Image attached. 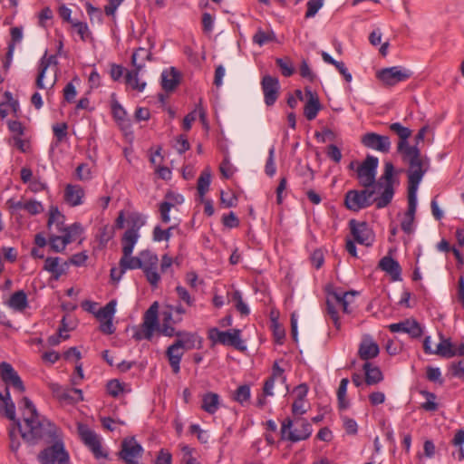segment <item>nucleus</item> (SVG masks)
<instances>
[{
  "instance_id": "nucleus-1",
  "label": "nucleus",
  "mask_w": 464,
  "mask_h": 464,
  "mask_svg": "<svg viewBox=\"0 0 464 464\" xmlns=\"http://www.w3.org/2000/svg\"><path fill=\"white\" fill-rule=\"evenodd\" d=\"M23 402L24 424L17 422L23 440L30 445H35L41 440L53 443L40 451L38 461L41 464H69V453L61 439L60 430L49 420L39 415L29 398L24 397Z\"/></svg>"
},
{
  "instance_id": "nucleus-2",
  "label": "nucleus",
  "mask_w": 464,
  "mask_h": 464,
  "mask_svg": "<svg viewBox=\"0 0 464 464\" xmlns=\"http://www.w3.org/2000/svg\"><path fill=\"white\" fill-rule=\"evenodd\" d=\"M379 164L377 157L368 155L357 169V179L363 188L380 190L383 188L381 196L375 198L377 208L387 207L392 200L394 195L393 188V174L394 166L392 162L387 161L384 164V172L380 179L376 182V173Z\"/></svg>"
},
{
  "instance_id": "nucleus-3",
  "label": "nucleus",
  "mask_w": 464,
  "mask_h": 464,
  "mask_svg": "<svg viewBox=\"0 0 464 464\" xmlns=\"http://www.w3.org/2000/svg\"><path fill=\"white\" fill-rule=\"evenodd\" d=\"M402 159L409 164L408 170V192L417 194L419 184L429 169V160L423 158L418 146L401 152Z\"/></svg>"
},
{
  "instance_id": "nucleus-4",
  "label": "nucleus",
  "mask_w": 464,
  "mask_h": 464,
  "mask_svg": "<svg viewBox=\"0 0 464 464\" xmlns=\"http://www.w3.org/2000/svg\"><path fill=\"white\" fill-rule=\"evenodd\" d=\"M312 432V425L304 418L297 417L295 420L286 418L282 422V440L297 442L308 439Z\"/></svg>"
},
{
  "instance_id": "nucleus-5",
  "label": "nucleus",
  "mask_w": 464,
  "mask_h": 464,
  "mask_svg": "<svg viewBox=\"0 0 464 464\" xmlns=\"http://www.w3.org/2000/svg\"><path fill=\"white\" fill-rule=\"evenodd\" d=\"M24 405L23 401H21ZM24 406H23V411ZM0 414L5 416L7 419L13 421V427L9 429V439H10V449L13 452H17L20 448V441L16 437V430L21 434L17 422L22 424L18 420L15 419V406L12 401L9 389L5 388V392H0Z\"/></svg>"
},
{
  "instance_id": "nucleus-6",
  "label": "nucleus",
  "mask_w": 464,
  "mask_h": 464,
  "mask_svg": "<svg viewBox=\"0 0 464 464\" xmlns=\"http://www.w3.org/2000/svg\"><path fill=\"white\" fill-rule=\"evenodd\" d=\"M160 327L159 324V304L154 302L149 309L145 312L143 316V323L140 328L136 330L133 334V338L136 341L143 339L151 340L153 334Z\"/></svg>"
},
{
  "instance_id": "nucleus-7",
  "label": "nucleus",
  "mask_w": 464,
  "mask_h": 464,
  "mask_svg": "<svg viewBox=\"0 0 464 464\" xmlns=\"http://www.w3.org/2000/svg\"><path fill=\"white\" fill-rule=\"evenodd\" d=\"M377 190L364 188L362 190H348L344 195V206L347 209L358 212L370 207L375 198L372 196Z\"/></svg>"
},
{
  "instance_id": "nucleus-8",
  "label": "nucleus",
  "mask_w": 464,
  "mask_h": 464,
  "mask_svg": "<svg viewBox=\"0 0 464 464\" xmlns=\"http://www.w3.org/2000/svg\"><path fill=\"white\" fill-rule=\"evenodd\" d=\"M208 339L215 344L220 343L227 346H232L238 351L246 349L241 339V331L239 329H231L221 331L217 327L208 330Z\"/></svg>"
},
{
  "instance_id": "nucleus-9",
  "label": "nucleus",
  "mask_w": 464,
  "mask_h": 464,
  "mask_svg": "<svg viewBox=\"0 0 464 464\" xmlns=\"http://www.w3.org/2000/svg\"><path fill=\"white\" fill-rule=\"evenodd\" d=\"M140 256H143L141 270L143 271L146 280L151 287L157 288L161 278L158 272L159 257L155 253L150 250L140 251Z\"/></svg>"
},
{
  "instance_id": "nucleus-10",
  "label": "nucleus",
  "mask_w": 464,
  "mask_h": 464,
  "mask_svg": "<svg viewBox=\"0 0 464 464\" xmlns=\"http://www.w3.org/2000/svg\"><path fill=\"white\" fill-rule=\"evenodd\" d=\"M412 76V72L401 66L383 68L377 72L376 77L386 86H394Z\"/></svg>"
},
{
  "instance_id": "nucleus-11",
  "label": "nucleus",
  "mask_w": 464,
  "mask_h": 464,
  "mask_svg": "<svg viewBox=\"0 0 464 464\" xmlns=\"http://www.w3.org/2000/svg\"><path fill=\"white\" fill-rule=\"evenodd\" d=\"M78 432L82 442L91 450L97 459L107 458V454L102 450L100 438L95 431L92 430L87 425L79 424Z\"/></svg>"
},
{
  "instance_id": "nucleus-12",
  "label": "nucleus",
  "mask_w": 464,
  "mask_h": 464,
  "mask_svg": "<svg viewBox=\"0 0 464 464\" xmlns=\"http://www.w3.org/2000/svg\"><path fill=\"white\" fill-rule=\"evenodd\" d=\"M349 227L351 234L358 244L366 246H372L374 240V234L366 222L351 219L349 221Z\"/></svg>"
},
{
  "instance_id": "nucleus-13",
  "label": "nucleus",
  "mask_w": 464,
  "mask_h": 464,
  "mask_svg": "<svg viewBox=\"0 0 464 464\" xmlns=\"http://www.w3.org/2000/svg\"><path fill=\"white\" fill-rule=\"evenodd\" d=\"M49 389L52 392L53 397H55L61 402L72 404L83 401L82 391L81 389H69L54 382L49 384Z\"/></svg>"
},
{
  "instance_id": "nucleus-14",
  "label": "nucleus",
  "mask_w": 464,
  "mask_h": 464,
  "mask_svg": "<svg viewBox=\"0 0 464 464\" xmlns=\"http://www.w3.org/2000/svg\"><path fill=\"white\" fill-rule=\"evenodd\" d=\"M362 144L371 150L382 153H388L391 150V140L388 136L381 135L375 132H367L361 138Z\"/></svg>"
},
{
  "instance_id": "nucleus-15",
  "label": "nucleus",
  "mask_w": 464,
  "mask_h": 464,
  "mask_svg": "<svg viewBox=\"0 0 464 464\" xmlns=\"http://www.w3.org/2000/svg\"><path fill=\"white\" fill-rule=\"evenodd\" d=\"M261 87L264 93L265 103L267 106L274 105L278 98L280 90L278 79L271 75H265L261 81Z\"/></svg>"
},
{
  "instance_id": "nucleus-16",
  "label": "nucleus",
  "mask_w": 464,
  "mask_h": 464,
  "mask_svg": "<svg viewBox=\"0 0 464 464\" xmlns=\"http://www.w3.org/2000/svg\"><path fill=\"white\" fill-rule=\"evenodd\" d=\"M0 376L5 384L13 386L14 389L20 392H24L22 379L9 362H2L0 363Z\"/></svg>"
},
{
  "instance_id": "nucleus-17",
  "label": "nucleus",
  "mask_w": 464,
  "mask_h": 464,
  "mask_svg": "<svg viewBox=\"0 0 464 464\" xmlns=\"http://www.w3.org/2000/svg\"><path fill=\"white\" fill-rule=\"evenodd\" d=\"M416 209L417 194L408 192V208L401 221V230L406 234H411L414 230Z\"/></svg>"
},
{
  "instance_id": "nucleus-18",
  "label": "nucleus",
  "mask_w": 464,
  "mask_h": 464,
  "mask_svg": "<svg viewBox=\"0 0 464 464\" xmlns=\"http://www.w3.org/2000/svg\"><path fill=\"white\" fill-rule=\"evenodd\" d=\"M177 337L174 343L184 352L202 348L203 340L196 333L178 331Z\"/></svg>"
},
{
  "instance_id": "nucleus-19",
  "label": "nucleus",
  "mask_w": 464,
  "mask_h": 464,
  "mask_svg": "<svg viewBox=\"0 0 464 464\" xmlns=\"http://www.w3.org/2000/svg\"><path fill=\"white\" fill-rule=\"evenodd\" d=\"M304 93L306 102L304 107V115L308 121H313L316 118L318 112L322 110L318 94L312 91L311 88L305 87Z\"/></svg>"
},
{
  "instance_id": "nucleus-20",
  "label": "nucleus",
  "mask_w": 464,
  "mask_h": 464,
  "mask_svg": "<svg viewBox=\"0 0 464 464\" xmlns=\"http://www.w3.org/2000/svg\"><path fill=\"white\" fill-rule=\"evenodd\" d=\"M388 327L392 333L402 332L408 334L411 338H419L423 334L420 324L413 319H406L400 323L392 324Z\"/></svg>"
},
{
  "instance_id": "nucleus-21",
  "label": "nucleus",
  "mask_w": 464,
  "mask_h": 464,
  "mask_svg": "<svg viewBox=\"0 0 464 464\" xmlns=\"http://www.w3.org/2000/svg\"><path fill=\"white\" fill-rule=\"evenodd\" d=\"M61 261L62 259L58 256H49L44 260V270L50 273L54 280H59L69 267L67 261L63 263H61Z\"/></svg>"
},
{
  "instance_id": "nucleus-22",
  "label": "nucleus",
  "mask_w": 464,
  "mask_h": 464,
  "mask_svg": "<svg viewBox=\"0 0 464 464\" xmlns=\"http://www.w3.org/2000/svg\"><path fill=\"white\" fill-rule=\"evenodd\" d=\"M378 266L391 276L392 281H401V267L399 262L392 257L389 256H383Z\"/></svg>"
},
{
  "instance_id": "nucleus-23",
  "label": "nucleus",
  "mask_w": 464,
  "mask_h": 464,
  "mask_svg": "<svg viewBox=\"0 0 464 464\" xmlns=\"http://www.w3.org/2000/svg\"><path fill=\"white\" fill-rule=\"evenodd\" d=\"M380 353L379 345L371 337L365 336L358 350V354L362 360L368 361L378 356Z\"/></svg>"
},
{
  "instance_id": "nucleus-24",
  "label": "nucleus",
  "mask_w": 464,
  "mask_h": 464,
  "mask_svg": "<svg viewBox=\"0 0 464 464\" xmlns=\"http://www.w3.org/2000/svg\"><path fill=\"white\" fill-rule=\"evenodd\" d=\"M390 130L399 136L400 140L397 145L399 153L412 147L408 142V139L411 135V130L409 128L402 126L400 122H394L390 125Z\"/></svg>"
},
{
  "instance_id": "nucleus-25",
  "label": "nucleus",
  "mask_w": 464,
  "mask_h": 464,
  "mask_svg": "<svg viewBox=\"0 0 464 464\" xmlns=\"http://www.w3.org/2000/svg\"><path fill=\"white\" fill-rule=\"evenodd\" d=\"M220 396L213 392H208L202 395L201 410L205 412L214 415L220 408Z\"/></svg>"
},
{
  "instance_id": "nucleus-26",
  "label": "nucleus",
  "mask_w": 464,
  "mask_h": 464,
  "mask_svg": "<svg viewBox=\"0 0 464 464\" xmlns=\"http://www.w3.org/2000/svg\"><path fill=\"white\" fill-rule=\"evenodd\" d=\"M149 42V49L145 47H139L134 51L131 56V64L134 68H138V70H142L145 66L146 61L151 60V49L154 46V44L151 43L150 39L148 38Z\"/></svg>"
},
{
  "instance_id": "nucleus-27",
  "label": "nucleus",
  "mask_w": 464,
  "mask_h": 464,
  "mask_svg": "<svg viewBox=\"0 0 464 464\" xmlns=\"http://www.w3.org/2000/svg\"><path fill=\"white\" fill-rule=\"evenodd\" d=\"M179 81L180 74L174 67H171L169 71H163L161 73V86L166 92L174 91L179 85Z\"/></svg>"
},
{
  "instance_id": "nucleus-28",
  "label": "nucleus",
  "mask_w": 464,
  "mask_h": 464,
  "mask_svg": "<svg viewBox=\"0 0 464 464\" xmlns=\"http://www.w3.org/2000/svg\"><path fill=\"white\" fill-rule=\"evenodd\" d=\"M84 190L80 185L68 184L64 189V199L71 207L82 204Z\"/></svg>"
},
{
  "instance_id": "nucleus-29",
  "label": "nucleus",
  "mask_w": 464,
  "mask_h": 464,
  "mask_svg": "<svg viewBox=\"0 0 464 464\" xmlns=\"http://www.w3.org/2000/svg\"><path fill=\"white\" fill-rule=\"evenodd\" d=\"M139 237V228L137 227H130L124 232L121 238L122 255L130 256L132 254Z\"/></svg>"
},
{
  "instance_id": "nucleus-30",
  "label": "nucleus",
  "mask_w": 464,
  "mask_h": 464,
  "mask_svg": "<svg viewBox=\"0 0 464 464\" xmlns=\"http://www.w3.org/2000/svg\"><path fill=\"white\" fill-rule=\"evenodd\" d=\"M184 351L177 346L175 343L169 345L166 351V356L169 360V365L174 373H179L180 371V362L184 355Z\"/></svg>"
},
{
  "instance_id": "nucleus-31",
  "label": "nucleus",
  "mask_w": 464,
  "mask_h": 464,
  "mask_svg": "<svg viewBox=\"0 0 464 464\" xmlns=\"http://www.w3.org/2000/svg\"><path fill=\"white\" fill-rule=\"evenodd\" d=\"M362 369L365 374V383L367 385H374L383 380V375L379 367L373 366L371 362H366Z\"/></svg>"
},
{
  "instance_id": "nucleus-32",
  "label": "nucleus",
  "mask_w": 464,
  "mask_h": 464,
  "mask_svg": "<svg viewBox=\"0 0 464 464\" xmlns=\"http://www.w3.org/2000/svg\"><path fill=\"white\" fill-rule=\"evenodd\" d=\"M121 273H125L127 270L141 269L143 265V256L139 254V256H132L131 255H122L119 262Z\"/></svg>"
},
{
  "instance_id": "nucleus-33",
  "label": "nucleus",
  "mask_w": 464,
  "mask_h": 464,
  "mask_svg": "<svg viewBox=\"0 0 464 464\" xmlns=\"http://www.w3.org/2000/svg\"><path fill=\"white\" fill-rule=\"evenodd\" d=\"M52 63H56L55 55L47 56L46 53L43 56L39 63V73L36 78V87L38 89H44V78L46 72V70Z\"/></svg>"
},
{
  "instance_id": "nucleus-34",
  "label": "nucleus",
  "mask_w": 464,
  "mask_h": 464,
  "mask_svg": "<svg viewBox=\"0 0 464 464\" xmlns=\"http://www.w3.org/2000/svg\"><path fill=\"white\" fill-rule=\"evenodd\" d=\"M8 305L15 311L22 312L28 306L27 295L24 291L14 292L8 301Z\"/></svg>"
},
{
  "instance_id": "nucleus-35",
  "label": "nucleus",
  "mask_w": 464,
  "mask_h": 464,
  "mask_svg": "<svg viewBox=\"0 0 464 464\" xmlns=\"http://www.w3.org/2000/svg\"><path fill=\"white\" fill-rule=\"evenodd\" d=\"M64 216L59 211L56 206H51L49 209V218H48V227L49 228L52 226L56 227V230L58 232H63L64 229Z\"/></svg>"
},
{
  "instance_id": "nucleus-36",
  "label": "nucleus",
  "mask_w": 464,
  "mask_h": 464,
  "mask_svg": "<svg viewBox=\"0 0 464 464\" xmlns=\"http://www.w3.org/2000/svg\"><path fill=\"white\" fill-rule=\"evenodd\" d=\"M70 243H72V238L69 236L52 235L49 237L50 247L56 253L63 252Z\"/></svg>"
},
{
  "instance_id": "nucleus-37",
  "label": "nucleus",
  "mask_w": 464,
  "mask_h": 464,
  "mask_svg": "<svg viewBox=\"0 0 464 464\" xmlns=\"http://www.w3.org/2000/svg\"><path fill=\"white\" fill-rule=\"evenodd\" d=\"M250 397L251 390L248 384L239 385L232 395V399L241 406H245L249 401Z\"/></svg>"
},
{
  "instance_id": "nucleus-38",
  "label": "nucleus",
  "mask_w": 464,
  "mask_h": 464,
  "mask_svg": "<svg viewBox=\"0 0 464 464\" xmlns=\"http://www.w3.org/2000/svg\"><path fill=\"white\" fill-rule=\"evenodd\" d=\"M116 300H111L103 307L99 309L97 313H95V316L100 322L113 319L116 312Z\"/></svg>"
},
{
  "instance_id": "nucleus-39",
  "label": "nucleus",
  "mask_w": 464,
  "mask_h": 464,
  "mask_svg": "<svg viewBox=\"0 0 464 464\" xmlns=\"http://www.w3.org/2000/svg\"><path fill=\"white\" fill-rule=\"evenodd\" d=\"M434 354H438L444 358H452L456 356V349L453 348L450 339H441L440 343H438L436 350H434Z\"/></svg>"
},
{
  "instance_id": "nucleus-40",
  "label": "nucleus",
  "mask_w": 464,
  "mask_h": 464,
  "mask_svg": "<svg viewBox=\"0 0 464 464\" xmlns=\"http://www.w3.org/2000/svg\"><path fill=\"white\" fill-rule=\"evenodd\" d=\"M140 71L141 70H138V68H134L133 70L129 71L125 77L126 83L138 92H142L146 87V82H140L139 79V73Z\"/></svg>"
},
{
  "instance_id": "nucleus-41",
  "label": "nucleus",
  "mask_w": 464,
  "mask_h": 464,
  "mask_svg": "<svg viewBox=\"0 0 464 464\" xmlns=\"http://www.w3.org/2000/svg\"><path fill=\"white\" fill-rule=\"evenodd\" d=\"M211 182V171L209 168H206L198 179L197 188L198 194L203 197L209 188Z\"/></svg>"
},
{
  "instance_id": "nucleus-42",
  "label": "nucleus",
  "mask_w": 464,
  "mask_h": 464,
  "mask_svg": "<svg viewBox=\"0 0 464 464\" xmlns=\"http://www.w3.org/2000/svg\"><path fill=\"white\" fill-rule=\"evenodd\" d=\"M348 383L349 380L347 378L342 379L337 390V399L340 410H345L349 407V401L346 399Z\"/></svg>"
},
{
  "instance_id": "nucleus-43",
  "label": "nucleus",
  "mask_w": 464,
  "mask_h": 464,
  "mask_svg": "<svg viewBox=\"0 0 464 464\" xmlns=\"http://www.w3.org/2000/svg\"><path fill=\"white\" fill-rule=\"evenodd\" d=\"M353 296V292H344V293H336L334 292L332 294V298L334 300V303L342 306L343 313L349 314L351 311L349 310V296Z\"/></svg>"
},
{
  "instance_id": "nucleus-44",
  "label": "nucleus",
  "mask_w": 464,
  "mask_h": 464,
  "mask_svg": "<svg viewBox=\"0 0 464 464\" xmlns=\"http://www.w3.org/2000/svg\"><path fill=\"white\" fill-rule=\"evenodd\" d=\"M175 228L174 226L162 229L160 226H156L153 228L152 238L156 242L169 241L172 236V231Z\"/></svg>"
},
{
  "instance_id": "nucleus-45",
  "label": "nucleus",
  "mask_w": 464,
  "mask_h": 464,
  "mask_svg": "<svg viewBox=\"0 0 464 464\" xmlns=\"http://www.w3.org/2000/svg\"><path fill=\"white\" fill-rule=\"evenodd\" d=\"M420 393L426 398V401L421 403V409L427 411H435L438 410V403L435 401L436 395L433 392L421 390Z\"/></svg>"
},
{
  "instance_id": "nucleus-46",
  "label": "nucleus",
  "mask_w": 464,
  "mask_h": 464,
  "mask_svg": "<svg viewBox=\"0 0 464 464\" xmlns=\"http://www.w3.org/2000/svg\"><path fill=\"white\" fill-rule=\"evenodd\" d=\"M276 39V34L274 32L266 33L261 29H259L256 34L253 36V42L259 46L266 44L268 42H272Z\"/></svg>"
},
{
  "instance_id": "nucleus-47",
  "label": "nucleus",
  "mask_w": 464,
  "mask_h": 464,
  "mask_svg": "<svg viewBox=\"0 0 464 464\" xmlns=\"http://www.w3.org/2000/svg\"><path fill=\"white\" fill-rule=\"evenodd\" d=\"M67 130L68 125L65 122L56 123L53 125V132L56 140V145L63 142L66 139L68 134Z\"/></svg>"
},
{
  "instance_id": "nucleus-48",
  "label": "nucleus",
  "mask_w": 464,
  "mask_h": 464,
  "mask_svg": "<svg viewBox=\"0 0 464 464\" xmlns=\"http://www.w3.org/2000/svg\"><path fill=\"white\" fill-rule=\"evenodd\" d=\"M276 63L285 77H290L295 72L293 63L288 58H277Z\"/></svg>"
},
{
  "instance_id": "nucleus-49",
  "label": "nucleus",
  "mask_w": 464,
  "mask_h": 464,
  "mask_svg": "<svg viewBox=\"0 0 464 464\" xmlns=\"http://www.w3.org/2000/svg\"><path fill=\"white\" fill-rule=\"evenodd\" d=\"M335 304H336L334 303V300L332 298V296L328 298L326 301V312L333 320L334 326L338 329L340 328L341 323Z\"/></svg>"
},
{
  "instance_id": "nucleus-50",
  "label": "nucleus",
  "mask_w": 464,
  "mask_h": 464,
  "mask_svg": "<svg viewBox=\"0 0 464 464\" xmlns=\"http://www.w3.org/2000/svg\"><path fill=\"white\" fill-rule=\"evenodd\" d=\"M111 112L113 118L120 123H123L126 121V111L123 109V107L120 104L118 101H113L111 102Z\"/></svg>"
},
{
  "instance_id": "nucleus-51",
  "label": "nucleus",
  "mask_w": 464,
  "mask_h": 464,
  "mask_svg": "<svg viewBox=\"0 0 464 464\" xmlns=\"http://www.w3.org/2000/svg\"><path fill=\"white\" fill-rule=\"evenodd\" d=\"M176 293L179 299L184 302L188 306L195 305V298H193L188 291L182 285H177Z\"/></svg>"
},
{
  "instance_id": "nucleus-52",
  "label": "nucleus",
  "mask_w": 464,
  "mask_h": 464,
  "mask_svg": "<svg viewBox=\"0 0 464 464\" xmlns=\"http://www.w3.org/2000/svg\"><path fill=\"white\" fill-rule=\"evenodd\" d=\"M72 26L76 30L77 34L80 35L82 41H86L91 35V31L85 22L75 20Z\"/></svg>"
},
{
  "instance_id": "nucleus-53",
  "label": "nucleus",
  "mask_w": 464,
  "mask_h": 464,
  "mask_svg": "<svg viewBox=\"0 0 464 464\" xmlns=\"http://www.w3.org/2000/svg\"><path fill=\"white\" fill-rule=\"evenodd\" d=\"M219 170L222 176L226 179H229L234 175L236 168L230 162L229 158L227 156H226L222 160L219 166Z\"/></svg>"
},
{
  "instance_id": "nucleus-54",
  "label": "nucleus",
  "mask_w": 464,
  "mask_h": 464,
  "mask_svg": "<svg viewBox=\"0 0 464 464\" xmlns=\"http://www.w3.org/2000/svg\"><path fill=\"white\" fill-rule=\"evenodd\" d=\"M276 167L275 163V148L272 147L268 152V158L265 166V172L267 176L273 177L276 174Z\"/></svg>"
},
{
  "instance_id": "nucleus-55",
  "label": "nucleus",
  "mask_w": 464,
  "mask_h": 464,
  "mask_svg": "<svg viewBox=\"0 0 464 464\" xmlns=\"http://www.w3.org/2000/svg\"><path fill=\"white\" fill-rule=\"evenodd\" d=\"M85 9L92 22L96 20L100 24L102 23V12L100 8L93 6L90 2H86Z\"/></svg>"
},
{
  "instance_id": "nucleus-56",
  "label": "nucleus",
  "mask_w": 464,
  "mask_h": 464,
  "mask_svg": "<svg viewBox=\"0 0 464 464\" xmlns=\"http://www.w3.org/2000/svg\"><path fill=\"white\" fill-rule=\"evenodd\" d=\"M83 229L81 224L74 223L70 227H65L63 230V236H69L72 238V242L76 240V238L82 233Z\"/></svg>"
},
{
  "instance_id": "nucleus-57",
  "label": "nucleus",
  "mask_w": 464,
  "mask_h": 464,
  "mask_svg": "<svg viewBox=\"0 0 464 464\" xmlns=\"http://www.w3.org/2000/svg\"><path fill=\"white\" fill-rule=\"evenodd\" d=\"M324 0H309L307 2V10L305 13V18L314 17L317 12L322 8Z\"/></svg>"
},
{
  "instance_id": "nucleus-58",
  "label": "nucleus",
  "mask_w": 464,
  "mask_h": 464,
  "mask_svg": "<svg viewBox=\"0 0 464 464\" xmlns=\"http://www.w3.org/2000/svg\"><path fill=\"white\" fill-rule=\"evenodd\" d=\"M106 388L107 392L112 397H118L123 392L122 383L116 379L109 381Z\"/></svg>"
},
{
  "instance_id": "nucleus-59",
  "label": "nucleus",
  "mask_w": 464,
  "mask_h": 464,
  "mask_svg": "<svg viewBox=\"0 0 464 464\" xmlns=\"http://www.w3.org/2000/svg\"><path fill=\"white\" fill-rule=\"evenodd\" d=\"M233 300L236 302L237 310L243 315L249 314L250 311L248 306L244 303L241 293L235 291L233 294Z\"/></svg>"
},
{
  "instance_id": "nucleus-60",
  "label": "nucleus",
  "mask_w": 464,
  "mask_h": 464,
  "mask_svg": "<svg viewBox=\"0 0 464 464\" xmlns=\"http://www.w3.org/2000/svg\"><path fill=\"white\" fill-rule=\"evenodd\" d=\"M220 201L226 208H232L237 205V197L233 192H225L224 190H221Z\"/></svg>"
},
{
  "instance_id": "nucleus-61",
  "label": "nucleus",
  "mask_w": 464,
  "mask_h": 464,
  "mask_svg": "<svg viewBox=\"0 0 464 464\" xmlns=\"http://www.w3.org/2000/svg\"><path fill=\"white\" fill-rule=\"evenodd\" d=\"M284 372V369L279 366L277 362H275L272 367V374L268 378L272 379L274 382L278 380L282 383H285L286 376L285 375Z\"/></svg>"
},
{
  "instance_id": "nucleus-62",
  "label": "nucleus",
  "mask_w": 464,
  "mask_h": 464,
  "mask_svg": "<svg viewBox=\"0 0 464 464\" xmlns=\"http://www.w3.org/2000/svg\"><path fill=\"white\" fill-rule=\"evenodd\" d=\"M31 215H37L44 211V207L41 202L36 200L25 201L24 209Z\"/></svg>"
},
{
  "instance_id": "nucleus-63",
  "label": "nucleus",
  "mask_w": 464,
  "mask_h": 464,
  "mask_svg": "<svg viewBox=\"0 0 464 464\" xmlns=\"http://www.w3.org/2000/svg\"><path fill=\"white\" fill-rule=\"evenodd\" d=\"M426 375L428 380L430 382H438L440 384L443 383V379L441 377V372L440 368L431 366L427 367Z\"/></svg>"
},
{
  "instance_id": "nucleus-64",
  "label": "nucleus",
  "mask_w": 464,
  "mask_h": 464,
  "mask_svg": "<svg viewBox=\"0 0 464 464\" xmlns=\"http://www.w3.org/2000/svg\"><path fill=\"white\" fill-rule=\"evenodd\" d=\"M113 227L104 226L100 229L99 241L102 245H106L113 237Z\"/></svg>"
}]
</instances>
